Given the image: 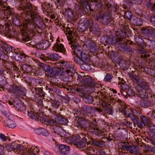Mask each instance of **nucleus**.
Returning <instances> with one entry per match:
<instances>
[{"label": "nucleus", "mask_w": 155, "mask_h": 155, "mask_svg": "<svg viewBox=\"0 0 155 155\" xmlns=\"http://www.w3.org/2000/svg\"><path fill=\"white\" fill-rule=\"evenodd\" d=\"M31 19H26L23 22V26L21 28L23 31L26 35H28L30 31H33L37 28H38V25L36 23L38 22L40 19V16L38 15L37 7L32 8L30 11Z\"/></svg>", "instance_id": "obj_1"}, {"label": "nucleus", "mask_w": 155, "mask_h": 155, "mask_svg": "<svg viewBox=\"0 0 155 155\" xmlns=\"http://www.w3.org/2000/svg\"><path fill=\"white\" fill-rule=\"evenodd\" d=\"M7 150L10 151H13L16 154L21 153V155H36L38 152V149L35 147L26 149L22 144H18L14 142L6 147Z\"/></svg>", "instance_id": "obj_2"}, {"label": "nucleus", "mask_w": 155, "mask_h": 155, "mask_svg": "<svg viewBox=\"0 0 155 155\" xmlns=\"http://www.w3.org/2000/svg\"><path fill=\"white\" fill-rule=\"evenodd\" d=\"M53 114L56 116L55 118V121L54 122L52 121H49V125H51L53 126H55L57 128L56 130L54 131V132L60 135L61 133V131H63L62 128L60 127L61 125L64 124V120L66 121L67 120L64 118L63 116L57 113L55 111H54Z\"/></svg>", "instance_id": "obj_3"}, {"label": "nucleus", "mask_w": 155, "mask_h": 155, "mask_svg": "<svg viewBox=\"0 0 155 155\" xmlns=\"http://www.w3.org/2000/svg\"><path fill=\"white\" fill-rule=\"evenodd\" d=\"M131 120L134 124L138 125L140 128L143 127L150 123L151 119L147 117L144 115H140L139 116H133Z\"/></svg>", "instance_id": "obj_4"}, {"label": "nucleus", "mask_w": 155, "mask_h": 155, "mask_svg": "<svg viewBox=\"0 0 155 155\" xmlns=\"http://www.w3.org/2000/svg\"><path fill=\"white\" fill-rule=\"evenodd\" d=\"M12 88L8 89L9 92L12 93L15 96L23 98L26 95V90L25 88L16 84H12Z\"/></svg>", "instance_id": "obj_5"}, {"label": "nucleus", "mask_w": 155, "mask_h": 155, "mask_svg": "<svg viewBox=\"0 0 155 155\" xmlns=\"http://www.w3.org/2000/svg\"><path fill=\"white\" fill-rule=\"evenodd\" d=\"M60 63L62 64L63 70L64 71H65L66 74L68 76H70L71 77H73V75L72 71L74 67L71 63L65 62L64 61H61Z\"/></svg>", "instance_id": "obj_6"}, {"label": "nucleus", "mask_w": 155, "mask_h": 155, "mask_svg": "<svg viewBox=\"0 0 155 155\" xmlns=\"http://www.w3.org/2000/svg\"><path fill=\"white\" fill-rule=\"evenodd\" d=\"M94 125L93 123H91L89 120L83 119H79L76 124L77 126L81 130H85L89 127V130L90 131V126Z\"/></svg>", "instance_id": "obj_7"}, {"label": "nucleus", "mask_w": 155, "mask_h": 155, "mask_svg": "<svg viewBox=\"0 0 155 155\" xmlns=\"http://www.w3.org/2000/svg\"><path fill=\"white\" fill-rule=\"evenodd\" d=\"M93 24L91 20L89 19L86 21L85 23H81L79 25L78 29L79 31L83 32L85 30L89 28L90 31L94 32L93 27Z\"/></svg>", "instance_id": "obj_8"}, {"label": "nucleus", "mask_w": 155, "mask_h": 155, "mask_svg": "<svg viewBox=\"0 0 155 155\" xmlns=\"http://www.w3.org/2000/svg\"><path fill=\"white\" fill-rule=\"evenodd\" d=\"M126 38L125 35H120V34L115 35L112 38H109L108 39V42L111 44H120L122 42L123 39Z\"/></svg>", "instance_id": "obj_9"}, {"label": "nucleus", "mask_w": 155, "mask_h": 155, "mask_svg": "<svg viewBox=\"0 0 155 155\" xmlns=\"http://www.w3.org/2000/svg\"><path fill=\"white\" fill-rule=\"evenodd\" d=\"M69 44H71V47L72 48L71 51L74 54L79 56L81 54L83 51L82 48L79 45L78 43L70 41Z\"/></svg>", "instance_id": "obj_10"}, {"label": "nucleus", "mask_w": 155, "mask_h": 155, "mask_svg": "<svg viewBox=\"0 0 155 155\" xmlns=\"http://www.w3.org/2000/svg\"><path fill=\"white\" fill-rule=\"evenodd\" d=\"M135 89L136 90L142 89L148 90L149 89V85L148 83L142 78L137 84Z\"/></svg>", "instance_id": "obj_11"}, {"label": "nucleus", "mask_w": 155, "mask_h": 155, "mask_svg": "<svg viewBox=\"0 0 155 155\" xmlns=\"http://www.w3.org/2000/svg\"><path fill=\"white\" fill-rule=\"evenodd\" d=\"M90 131L93 134H95L97 135L98 136L105 137V132L100 130L99 129L98 126L94 124V125L90 126Z\"/></svg>", "instance_id": "obj_12"}, {"label": "nucleus", "mask_w": 155, "mask_h": 155, "mask_svg": "<svg viewBox=\"0 0 155 155\" xmlns=\"http://www.w3.org/2000/svg\"><path fill=\"white\" fill-rule=\"evenodd\" d=\"M50 39L51 41H50L46 40H44L41 42L39 43L37 45V48L40 49L46 50L51 45V43L50 42H52V38L50 37Z\"/></svg>", "instance_id": "obj_13"}, {"label": "nucleus", "mask_w": 155, "mask_h": 155, "mask_svg": "<svg viewBox=\"0 0 155 155\" xmlns=\"http://www.w3.org/2000/svg\"><path fill=\"white\" fill-rule=\"evenodd\" d=\"M2 113L8 119V120H6V123H5V126L8 127L9 125L12 124L14 122L12 120H11L12 115L8 110H2Z\"/></svg>", "instance_id": "obj_14"}, {"label": "nucleus", "mask_w": 155, "mask_h": 155, "mask_svg": "<svg viewBox=\"0 0 155 155\" xmlns=\"http://www.w3.org/2000/svg\"><path fill=\"white\" fill-rule=\"evenodd\" d=\"M128 74L130 79L137 84L142 78L141 77L134 74V72H129Z\"/></svg>", "instance_id": "obj_15"}, {"label": "nucleus", "mask_w": 155, "mask_h": 155, "mask_svg": "<svg viewBox=\"0 0 155 155\" xmlns=\"http://www.w3.org/2000/svg\"><path fill=\"white\" fill-rule=\"evenodd\" d=\"M53 50L56 52L64 53L66 50L63 45L61 43H56L53 47Z\"/></svg>", "instance_id": "obj_16"}, {"label": "nucleus", "mask_w": 155, "mask_h": 155, "mask_svg": "<svg viewBox=\"0 0 155 155\" xmlns=\"http://www.w3.org/2000/svg\"><path fill=\"white\" fill-rule=\"evenodd\" d=\"M127 143L125 142L119 143L118 144V154H125L126 152Z\"/></svg>", "instance_id": "obj_17"}, {"label": "nucleus", "mask_w": 155, "mask_h": 155, "mask_svg": "<svg viewBox=\"0 0 155 155\" xmlns=\"http://www.w3.org/2000/svg\"><path fill=\"white\" fill-rule=\"evenodd\" d=\"M81 2H82V3L86 6L89 4V2L91 4L92 2H94L95 5H97L98 7L100 8L101 6V2L99 0H81ZM84 6V5L83 6Z\"/></svg>", "instance_id": "obj_18"}, {"label": "nucleus", "mask_w": 155, "mask_h": 155, "mask_svg": "<svg viewBox=\"0 0 155 155\" xmlns=\"http://www.w3.org/2000/svg\"><path fill=\"white\" fill-rule=\"evenodd\" d=\"M42 6L44 12H47L48 13L52 12L53 6L49 3L45 2L43 3Z\"/></svg>", "instance_id": "obj_19"}, {"label": "nucleus", "mask_w": 155, "mask_h": 155, "mask_svg": "<svg viewBox=\"0 0 155 155\" xmlns=\"http://www.w3.org/2000/svg\"><path fill=\"white\" fill-rule=\"evenodd\" d=\"M101 18L102 23L104 25L108 24L112 20L110 14H105L103 15Z\"/></svg>", "instance_id": "obj_20"}, {"label": "nucleus", "mask_w": 155, "mask_h": 155, "mask_svg": "<svg viewBox=\"0 0 155 155\" xmlns=\"http://www.w3.org/2000/svg\"><path fill=\"white\" fill-rule=\"evenodd\" d=\"M61 72V70L60 68H53L48 74L50 77H55L59 75Z\"/></svg>", "instance_id": "obj_21"}, {"label": "nucleus", "mask_w": 155, "mask_h": 155, "mask_svg": "<svg viewBox=\"0 0 155 155\" xmlns=\"http://www.w3.org/2000/svg\"><path fill=\"white\" fill-rule=\"evenodd\" d=\"M93 79L91 77L89 76H84L83 77L82 81V83L86 86H91L92 85Z\"/></svg>", "instance_id": "obj_22"}, {"label": "nucleus", "mask_w": 155, "mask_h": 155, "mask_svg": "<svg viewBox=\"0 0 155 155\" xmlns=\"http://www.w3.org/2000/svg\"><path fill=\"white\" fill-rule=\"evenodd\" d=\"M147 90L143 89L136 90L137 94L138 95L139 97L141 98H147L148 96Z\"/></svg>", "instance_id": "obj_23"}, {"label": "nucleus", "mask_w": 155, "mask_h": 155, "mask_svg": "<svg viewBox=\"0 0 155 155\" xmlns=\"http://www.w3.org/2000/svg\"><path fill=\"white\" fill-rule=\"evenodd\" d=\"M28 116L35 120H38L39 117H40L42 116L39 112L35 113L32 110H28Z\"/></svg>", "instance_id": "obj_24"}, {"label": "nucleus", "mask_w": 155, "mask_h": 155, "mask_svg": "<svg viewBox=\"0 0 155 155\" xmlns=\"http://www.w3.org/2000/svg\"><path fill=\"white\" fill-rule=\"evenodd\" d=\"M142 31L144 34L150 36L155 31V29L153 28L148 26L147 28L143 27L142 29Z\"/></svg>", "instance_id": "obj_25"}, {"label": "nucleus", "mask_w": 155, "mask_h": 155, "mask_svg": "<svg viewBox=\"0 0 155 155\" xmlns=\"http://www.w3.org/2000/svg\"><path fill=\"white\" fill-rule=\"evenodd\" d=\"M92 144L94 146L102 147L105 145L104 143L101 140L99 139H93L91 138Z\"/></svg>", "instance_id": "obj_26"}, {"label": "nucleus", "mask_w": 155, "mask_h": 155, "mask_svg": "<svg viewBox=\"0 0 155 155\" xmlns=\"http://www.w3.org/2000/svg\"><path fill=\"white\" fill-rule=\"evenodd\" d=\"M59 151L63 154H67L69 153V147L64 145H60L58 146Z\"/></svg>", "instance_id": "obj_27"}, {"label": "nucleus", "mask_w": 155, "mask_h": 155, "mask_svg": "<svg viewBox=\"0 0 155 155\" xmlns=\"http://www.w3.org/2000/svg\"><path fill=\"white\" fill-rule=\"evenodd\" d=\"M81 56V61L84 63H87L89 61V55L88 53H86L85 51H83L81 54L80 55Z\"/></svg>", "instance_id": "obj_28"}, {"label": "nucleus", "mask_w": 155, "mask_h": 155, "mask_svg": "<svg viewBox=\"0 0 155 155\" xmlns=\"http://www.w3.org/2000/svg\"><path fill=\"white\" fill-rule=\"evenodd\" d=\"M126 150L130 151L131 153L136 154H137L138 151L137 148L133 146L129 145V144L127 143Z\"/></svg>", "instance_id": "obj_29"}, {"label": "nucleus", "mask_w": 155, "mask_h": 155, "mask_svg": "<svg viewBox=\"0 0 155 155\" xmlns=\"http://www.w3.org/2000/svg\"><path fill=\"white\" fill-rule=\"evenodd\" d=\"M82 98L83 101L85 102L88 104H92L93 101L92 97L89 95L84 94Z\"/></svg>", "instance_id": "obj_30"}, {"label": "nucleus", "mask_w": 155, "mask_h": 155, "mask_svg": "<svg viewBox=\"0 0 155 155\" xmlns=\"http://www.w3.org/2000/svg\"><path fill=\"white\" fill-rule=\"evenodd\" d=\"M87 138H88L87 136L86 137H83L81 140L77 144V147L80 148H82L86 146V142L87 141Z\"/></svg>", "instance_id": "obj_31"}, {"label": "nucleus", "mask_w": 155, "mask_h": 155, "mask_svg": "<svg viewBox=\"0 0 155 155\" xmlns=\"http://www.w3.org/2000/svg\"><path fill=\"white\" fill-rule=\"evenodd\" d=\"M59 58V55L57 53L51 54H48V56L47 57V59L48 60L54 61L57 60Z\"/></svg>", "instance_id": "obj_32"}, {"label": "nucleus", "mask_w": 155, "mask_h": 155, "mask_svg": "<svg viewBox=\"0 0 155 155\" xmlns=\"http://www.w3.org/2000/svg\"><path fill=\"white\" fill-rule=\"evenodd\" d=\"M36 133L37 134L45 136H47L48 135V132L43 128L38 129L36 130Z\"/></svg>", "instance_id": "obj_33"}, {"label": "nucleus", "mask_w": 155, "mask_h": 155, "mask_svg": "<svg viewBox=\"0 0 155 155\" xmlns=\"http://www.w3.org/2000/svg\"><path fill=\"white\" fill-rule=\"evenodd\" d=\"M147 142L150 143V150L155 153V142L151 138L147 139Z\"/></svg>", "instance_id": "obj_34"}, {"label": "nucleus", "mask_w": 155, "mask_h": 155, "mask_svg": "<svg viewBox=\"0 0 155 155\" xmlns=\"http://www.w3.org/2000/svg\"><path fill=\"white\" fill-rule=\"evenodd\" d=\"M129 26L128 25L125 24V25H122L121 26V32L122 35H125L126 37V33L128 31Z\"/></svg>", "instance_id": "obj_35"}, {"label": "nucleus", "mask_w": 155, "mask_h": 155, "mask_svg": "<svg viewBox=\"0 0 155 155\" xmlns=\"http://www.w3.org/2000/svg\"><path fill=\"white\" fill-rule=\"evenodd\" d=\"M32 8V5L30 3H27L25 5H21L20 6H19L18 9L19 10H29Z\"/></svg>", "instance_id": "obj_36"}, {"label": "nucleus", "mask_w": 155, "mask_h": 155, "mask_svg": "<svg viewBox=\"0 0 155 155\" xmlns=\"http://www.w3.org/2000/svg\"><path fill=\"white\" fill-rule=\"evenodd\" d=\"M10 25L9 24H5V28H4V30L3 31V32L5 34L8 35V36H12V31L11 29L9 28Z\"/></svg>", "instance_id": "obj_37"}, {"label": "nucleus", "mask_w": 155, "mask_h": 155, "mask_svg": "<svg viewBox=\"0 0 155 155\" xmlns=\"http://www.w3.org/2000/svg\"><path fill=\"white\" fill-rule=\"evenodd\" d=\"M102 108L105 112L108 113L111 110V106L110 104L104 102L103 104Z\"/></svg>", "instance_id": "obj_38"}, {"label": "nucleus", "mask_w": 155, "mask_h": 155, "mask_svg": "<svg viewBox=\"0 0 155 155\" xmlns=\"http://www.w3.org/2000/svg\"><path fill=\"white\" fill-rule=\"evenodd\" d=\"M132 109L128 108V110H126L124 112L123 114H125L126 117H130L131 119V117H132L136 116L135 114H134L132 112Z\"/></svg>", "instance_id": "obj_39"}, {"label": "nucleus", "mask_w": 155, "mask_h": 155, "mask_svg": "<svg viewBox=\"0 0 155 155\" xmlns=\"http://www.w3.org/2000/svg\"><path fill=\"white\" fill-rule=\"evenodd\" d=\"M16 108L18 111H20L23 113H25V107L23 104L19 103L16 106Z\"/></svg>", "instance_id": "obj_40"}, {"label": "nucleus", "mask_w": 155, "mask_h": 155, "mask_svg": "<svg viewBox=\"0 0 155 155\" xmlns=\"http://www.w3.org/2000/svg\"><path fill=\"white\" fill-rule=\"evenodd\" d=\"M87 154H88V155H97V154L96 150L91 147L87 148Z\"/></svg>", "instance_id": "obj_41"}, {"label": "nucleus", "mask_w": 155, "mask_h": 155, "mask_svg": "<svg viewBox=\"0 0 155 155\" xmlns=\"http://www.w3.org/2000/svg\"><path fill=\"white\" fill-rule=\"evenodd\" d=\"M113 76L111 74L107 73L104 79V81L107 82H111Z\"/></svg>", "instance_id": "obj_42"}, {"label": "nucleus", "mask_w": 155, "mask_h": 155, "mask_svg": "<svg viewBox=\"0 0 155 155\" xmlns=\"http://www.w3.org/2000/svg\"><path fill=\"white\" fill-rule=\"evenodd\" d=\"M110 94H107L104 97V99L108 103L114 102V99L110 96Z\"/></svg>", "instance_id": "obj_43"}, {"label": "nucleus", "mask_w": 155, "mask_h": 155, "mask_svg": "<svg viewBox=\"0 0 155 155\" xmlns=\"http://www.w3.org/2000/svg\"><path fill=\"white\" fill-rule=\"evenodd\" d=\"M41 66L43 68L46 72H48L49 73L51 71V67L49 65L44 64H42Z\"/></svg>", "instance_id": "obj_44"}, {"label": "nucleus", "mask_w": 155, "mask_h": 155, "mask_svg": "<svg viewBox=\"0 0 155 155\" xmlns=\"http://www.w3.org/2000/svg\"><path fill=\"white\" fill-rule=\"evenodd\" d=\"M153 103L151 102L150 101L144 100L142 103V105L144 107H148L152 106L153 105Z\"/></svg>", "instance_id": "obj_45"}, {"label": "nucleus", "mask_w": 155, "mask_h": 155, "mask_svg": "<svg viewBox=\"0 0 155 155\" xmlns=\"http://www.w3.org/2000/svg\"><path fill=\"white\" fill-rule=\"evenodd\" d=\"M18 57H19L20 58V60L19 59H16L18 61H20L22 62V61H25V58L26 57V55L23 53H19V54L18 55V53H17Z\"/></svg>", "instance_id": "obj_46"}, {"label": "nucleus", "mask_w": 155, "mask_h": 155, "mask_svg": "<svg viewBox=\"0 0 155 155\" xmlns=\"http://www.w3.org/2000/svg\"><path fill=\"white\" fill-rule=\"evenodd\" d=\"M118 106L119 110L123 113L126 110H128V108H127L124 104H118Z\"/></svg>", "instance_id": "obj_47"}, {"label": "nucleus", "mask_w": 155, "mask_h": 155, "mask_svg": "<svg viewBox=\"0 0 155 155\" xmlns=\"http://www.w3.org/2000/svg\"><path fill=\"white\" fill-rule=\"evenodd\" d=\"M51 106L56 108H58L59 106V103L58 101H57L54 100H51L50 101Z\"/></svg>", "instance_id": "obj_48"}, {"label": "nucleus", "mask_w": 155, "mask_h": 155, "mask_svg": "<svg viewBox=\"0 0 155 155\" xmlns=\"http://www.w3.org/2000/svg\"><path fill=\"white\" fill-rule=\"evenodd\" d=\"M90 45H91L89 47L90 51L93 52L96 51H97V46L95 45L96 44L94 43H92Z\"/></svg>", "instance_id": "obj_49"}, {"label": "nucleus", "mask_w": 155, "mask_h": 155, "mask_svg": "<svg viewBox=\"0 0 155 155\" xmlns=\"http://www.w3.org/2000/svg\"><path fill=\"white\" fill-rule=\"evenodd\" d=\"M147 127L149 128L151 132H155V126L151 123V121L149 124L146 126Z\"/></svg>", "instance_id": "obj_50"}, {"label": "nucleus", "mask_w": 155, "mask_h": 155, "mask_svg": "<svg viewBox=\"0 0 155 155\" xmlns=\"http://www.w3.org/2000/svg\"><path fill=\"white\" fill-rule=\"evenodd\" d=\"M35 93L36 94L40 95V96H43V91L40 88H36L35 89Z\"/></svg>", "instance_id": "obj_51"}, {"label": "nucleus", "mask_w": 155, "mask_h": 155, "mask_svg": "<svg viewBox=\"0 0 155 155\" xmlns=\"http://www.w3.org/2000/svg\"><path fill=\"white\" fill-rule=\"evenodd\" d=\"M134 37L136 45H140V42H142L143 41V40H142V38H140L138 35H135Z\"/></svg>", "instance_id": "obj_52"}, {"label": "nucleus", "mask_w": 155, "mask_h": 155, "mask_svg": "<svg viewBox=\"0 0 155 155\" xmlns=\"http://www.w3.org/2000/svg\"><path fill=\"white\" fill-rule=\"evenodd\" d=\"M5 49L7 53H9L12 52L14 49L10 46L6 45L5 47Z\"/></svg>", "instance_id": "obj_53"}, {"label": "nucleus", "mask_w": 155, "mask_h": 155, "mask_svg": "<svg viewBox=\"0 0 155 155\" xmlns=\"http://www.w3.org/2000/svg\"><path fill=\"white\" fill-rule=\"evenodd\" d=\"M135 110H134V109H132V112L134 114L135 113V111H138L139 112V113L140 114L141 113L140 112V111L142 110L141 107L140 106L136 105L135 107Z\"/></svg>", "instance_id": "obj_54"}, {"label": "nucleus", "mask_w": 155, "mask_h": 155, "mask_svg": "<svg viewBox=\"0 0 155 155\" xmlns=\"http://www.w3.org/2000/svg\"><path fill=\"white\" fill-rule=\"evenodd\" d=\"M121 89L124 90L129 89V86L126 84V82H121Z\"/></svg>", "instance_id": "obj_55"}, {"label": "nucleus", "mask_w": 155, "mask_h": 155, "mask_svg": "<svg viewBox=\"0 0 155 155\" xmlns=\"http://www.w3.org/2000/svg\"><path fill=\"white\" fill-rule=\"evenodd\" d=\"M135 21L134 24L135 25L137 26H141L142 24V21L141 19L138 18H136V19L134 20Z\"/></svg>", "instance_id": "obj_56"}, {"label": "nucleus", "mask_w": 155, "mask_h": 155, "mask_svg": "<svg viewBox=\"0 0 155 155\" xmlns=\"http://www.w3.org/2000/svg\"><path fill=\"white\" fill-rule=\"evenodd\" d=\"M124 16L130 20L132 16V14L129 11L126 12H124Z\"/></svg>", "instance_id": "obj_57"}, {"label": "nucleus", "mask_w": 155, "mask_h": 155, "mask_svg": "<svg viewBox=\"0 0 155 155\" xmlns=\"http://www.w3.org/2000/svg\"><path fill=\"white\" fill-rule=\"evenodd\" d=\"M65 13L66 14H68V16L69 17L71 15H72L74 13L72 10L70 8H66Z\"/></svg>", "instance_id": "obj_58"}, {"label": "nucleus", "mask_w": 155, "mask_h": 155, "mask_svg": "<svg viewBox=\"0 0 155 155\" xmlns=\"http://www.w3.org/2000/svg\"><path fill=\"white\" fill-rule=\"evenodd\" d=\"M84 109H85V113H90L91 112L92 107L89 106L84 105Z\"/></svg>", "instance_id": "obj_59"}, {"label": "nucleus", "mask_w": 155, "mask_h": 155, "mask_svg": "<svg viewBox=\"0 0 155 155\" xmlns=\"http://www.w3.org/2000/svg\"><path fill=\"white\" fill-rule=\"evenodd\" d=\"M31 66L27 64L24 65L23 66V69L26 72L30 71L28 70V69H30L31 70Z\"/></svg>", "instance_id": "obj_60"}, {"label": "nucleus", "mask_w": 155, "mask_h": 155, "mask_svg": "<svg viewBox=\"0 0 155 155\" xmlns=\"http://www.w3.org/2000/svg\"><path fill=\"white\" fill-rule=\"evenodd\" d=\"M68 34L71 38V41H72V42H74L73 41L74 40V37H73V35H74V34L73 33V34L72 31L69 30L68 32Z\"/></svg>", "instance_id": "obj_61"}, {"label": "nucleus", "mask_w": 155, "mask_h": 155, "mask_svg": "<svg viewBox=\"0 0 155 155\" xmlns=\"http://www.w3.org/2000/svg\"><path fill=\"white\" fill-rule=\"evenodd\" d=\"M8 137L2 134H0V139L3 142H5L8 140Z\"/></svg>", "instance_id": "obj_62"}, {"label": "nucleus", "mask_w": 155, "mask_h": 155, "mask_svg": "<svg viewBox=\"0 0 155 155\" xmlns=\"http://www.w3.org/2000/svg\"><path fill=\"white\" fill-rule=\"evenodd\" d=\"M127 94L129 96H133L135 95V93L133 90L129 89L127 91Z\"/></svg>", "instance_id": "obj_63"}, {"label": "nucleus", "mask_w": 155, "mask_h": 155, "mask_svg": "<svg viewBox=\"0 0 155 155\" xmlns=\"http://www.w3.org/2000/svg\"><path fill=\"white\" fill-rule=\"evenodd\" d=\"M78 56H75L74 58V61L76 63L79 64L81 63V58H80L78 57Z\"/></svg>", "instance_id": "obj_64"}]
</instances>
